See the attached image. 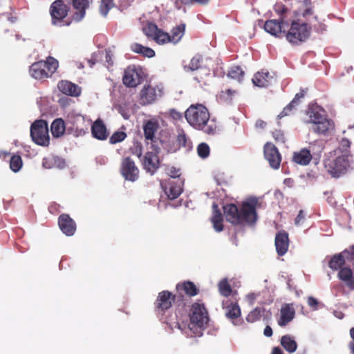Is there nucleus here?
Here are the masks:
<instances>
[{
	"label": "nucleus",
	"instance_id": "1",
	"mask_svg": "<svg viewBox=\"0 0 354 354\" xmlns=\"http://www.w3.org/2000/svg\"><path fill=\"white\" fill-rule=\"evenodd\" d=\"M258 204L257 198H251L242 203L240 209L233 204H226L223 206V212L227 222L233 225H252L256 223L257 213L256 211Z\"/></svg>",
	"mask_w": 354,
	"mask_h": 354
},
{
	"label": "nucleus",
	"instance_id": "2",
	"mask_svg": "<svg viewBox=\"0 0 354 354\" xmlns=\"http://www.w3.org/2000/svg\"><path fill=\"white\" fill-rule=\"evenodd\" d=\"M187 122L194 129L208 135L216 133L218 126L214 120H210L207 109L202 104L191 105L185 112Z\"/></svg>",
	"mask_w": 354,
	"mask_h": 354
},
{
	"label": "nucleus",
	"instance_id": "3",
	"mask_svg": "<svg viewBox=\"0 0 354 354\" xmlns=\"http://www.w3.org/2000/svg\"><path fill=\"white\" fill-rule=\"evenodd\" d=\"M327 172L334 178H339L346 173L349 167L348 157L345 155L336 156V151L329 153L324 162Z\"/></svg>",
	"mask_w": 354,
	"mask_h": 354
},
{
	"label": "nucleus",
	"instance_id": "4",
	"mask_svg": "<svg viewBox=\"0 0 354 354\" xmlns=\"http://www.w3.org/2000/svg\"><path fill=\"white\" fill-rule=\"evenodd\" d=\"M310 30L307 24L293 21L285 37L290 43L299 44L309 37Z\"/></svg>",
	"mask_w": 354,
	"mask_h": 354
},
{
	"label": "nucleus",
	"instance_id": "5",
	"mask_svg": "<svg viewBox=\"0 0 354 354\" xmlns=\"http://www.w3.org/2000/svg\"><path fill=\"white\" fill-rule=\"evenodd\" d=\"M32 140L41 146H48L50 143L48 124L45 120H35L30 127Z\"/></svg>",
	"mask_w": 354,
	"mask_h": 354
},
{
	"label": "nucleus",
	"instance_id": "6",
	"mask_svg": "<svg viewBox=\"0 0 354 354\" xmlns=\"http://www.w3.org/2000/svg\"><path fill=\"white\" fill-rule=\"evenodd\" d=\"M189 317L191 323L200 328H204L209 322L208 312L204 304L200 301L192 305Z\"/></svg>",
	"mask_w": 354,
	"mask_h": 354
},
{
	"label": "nucleus",
	"instance_id": "7",
	"mask_svg": "<svg viewBox=\"0 0 354 354\" xmlns=\"http://www.w3.org/2000/svg\"><path fill=\"white\" fill-rule=\"evenodd\" d=\"M176 297H180L182 300L183 296L173 295L168 290H162L158 293L157 299L154 303L155 311L157 314L163 315L165 311L171 307Z\"/></svg>",
	"mask_w": 354,
	"mask_h": 354
},
{
	"label": "nucleus",
	"instance_id": "8",
	"mask_svg": "<svg viewBox=\"0 0 354 354\" xmlns=\"http://www.w3.org/2000/svg\"><path fill=\"white\" fill-rule=\"evenodd\" d=\"M147 77L142 68H127L124 72L123 84L129 88L140 84Z\"/></svg>",
	"mask_w": 354,
	"mask_h": 354
},
{
	"label": "nucleus",
	"instance_id": "9",
	"mask_svg": "<svg viewBox=\"0 0 354 354\" xmlns=\"http://www.w3.org/2000/svg\"><path fill=\"white\" fill-rule=\"evenodd\" d=\"M120 171L122 176L128 181L136 182L140 176L139 168L136 166L134 160L130 157L122 159Z\"/></svg>",
	"mask_w": 354,
	"mask_h": 354
},
{
	"label": "nucleus",
	"instance_id": "10",
	"mask_svg": "<svg viewBox=\"0 0 354 354\" xmlns=\"http://www.w3.org/2000/svg\"><path fill=\"white\" fill-rule=\"evenodd\" d=\"M183 184V180L180 178H169L165 183L160 182L161 187L170 200L176 199L181 194Z\"/></svg>",
	"mask_w": 354,
	"mask_h": 354
},
{
	"label": "nucleus",
	"instance_id": "11",
	"mask_svg": "<svg viewBox=\"0 0 354 354\" xmlns=\"http://www.w3.org/2000/svg\"><path fill=\"white\" fill-rule=\"evenodd\" d=\"M287 28H288V24L283 19H281L280 21L277 19L268 20L264 24L265 30L277 37L285 36Z\"/></svg>",
	"mask_w": 354,
	"mask_h": 354
},
{
	"label": "nucleus",
	"instance_id": "12",
	"mask_svg": "<svg viewBox=\"0 0 354 354\" xmlns=\"http://www.w3.org/2000/svg\"><path fill=\"white\" fill-rule=\"evenodd\" d=\"M222 306L225 309L226 317L230 319L234 325H240L243 322L240 320L241 308L236 302L225 300L223 301Z\"/></svg>",
	"mask_w": 354,
	"mask_h": 354
},
{
	"label": "nucleus",
	"instance_id": "13",
	"mask_svg": "<svg viewBox=\"0 0 354 354\" xmlns=\"http://www.w3.org/2000/svg\"><path fill=\"white\" fill-rule=\"evenodd\" d=\"M68 8L62 0H56L50 8V13L53 25H57L68 14Z\"/></svg>",
	"mask_w": 354,
	"mask_h": 354
},
{
	"label": "nucleus",
	"instance_id": "14",
	"mask_svg": "<svg viewBox=\"0 0 354 354\" xmlns=\"http://www.w3.org/2000/svg\"><path fill=\"white\" fill-rule=\"evenodd\" d=\"M162 94V87L159 86H151L150 85H145L140 91V100L143 104H149L153 103L157 97L161 96Z\"/></svg>",
	"mask_w": 354,
	"mask_h": 354
},
{
	"label": "nucleus",
	"instance_id": "15",
	"mask_svg": "<svg viewBox=\"0 0 354 354\" xmlns=\"http://www.w3.org/2000/svg\"><path fill=\"white\" fill-rule=\"evenodd\" d=\"M264 156L271 167L277 169L281 161V155L277 147L272 143H266L264 146Z\"/></svg>",
	"mask_w": 354,
	"mask_h": 354
},
{
	"label": "nucleus",
	"instance_id": "16",
	"mask_svg": "<svg viewBox=\"0 0 354 354\" xmlns=\"http://www.w3.org/2000/svg\"><path fill=\"white\" fill-rule=\"evenodd\" d=\"M61 231L66 236H73L76 231V223L67 214H62L58 218Z\"/></svg>",
	"mask_w": 354,
	"mask_h": 354
},
{
	"label": "nucleus",
	"instance_id": "17",
	"mask_svg": "<svg viewBox=\"0 0 354 354\" xmlns=\"http://www.w3.org/2000/svg\"><path fill=\"white\" fill-rule=\"evenodd\" d=\"M274 245L279 256H283L289 248V236L284 230L279 231L275 236Z\"/></svg>",
	"mask_w": 354,
	"mask_h": 354
},
{
	"label": "nucleus",
	"instance_id": "18",
	"mask_svg": "<svg viewBox=\"0 0 354 354\" xmlns=\"http://www.w3.org/2000/svg\"><path fill=\"white\" fill-rule=\"evenodd\" d=\"M295 316V310L292 304H285L280 310V317L277 321L281 327L286 326Z\"/></svg>",
	"mask_w": 354,
	"mask_h": 354
},
{
	"label": "nucleus",
	"instance_id": "19",
	"mask_svg": "<svg viewBox=\"0 0 354 354\" xmlns=\"http://www.w3.org/2000/svg\"><path fill=\"white\" fill-rule=\"evenodd\" d=\"M273 79V74H271L266 68H263L254 74L252 82L257 86L266 87L271 84Z\"/></svg>",
	"mask_w": 354,
	"mask_h": 354
},
{
	"label": "nucleus",
	"instance_id": "20",
	"mask_svg": "<svg viewBox=\"0 0 354 354\" xmlns=\"http://www.w3.org/2000/svg\"><path fill=\"white\" fill-rule=\"evenodd\" d=\"M144 169L151 174H153L160 166V161L156 153L148 151L143 158Z\"/></svg>",
	"mask_w": 354,
	"mask_h": 354
},
{
	"label": "nucleus",
	"instance_id": "21",
	"mask_svg": "<svg viewBox=\"0 0 354 354\" xmlns=\"http://www.w3.org/2000/svg\"><path fill=\"white\" fill-rule=\"evenodd\" d=\"M57 88L62 93L77 97L81 94V88L77 85L67 80H61L57 84Z\"/></svg>",
	"mask_w": 354,
	"mask_h": 354
},
{
	"label": "nucleus",
	"instance_id": "22",
	"mask_svg": "<svg viewBox=\"0 0 354 354\" xmlns=\"http://www.w3.org/2000/svg\"><path fill=\"white\" fill-rule=\"evenodd\" d=\"M91 133L95 138L100 140H105L109 136L106 127L100 118L97 119L92 124Z\"/></svg>",
	"mask_w": 354,
	"mask_h": 354
},
{
	"label": "nucleus",
	"instance_id": "23",
	"mask_svg": "<svg viewBox=\"0 0 354 354\" xmlns=\"http://www.w3.org/2000/svg\"><path fill=\"white\" fill-rule=\"evenodd\" d=\"M306 114L308 116V119L305 120L306 123H313L319 121L325 115L322 113V109L317 104H311L308 106L306 111Z\"/></svg>",
	"mask_w": 354,
	"mask_h": 354
},
{
	"label": "nucleus",
	"instance_id": "24",
	"mask_svg": "<svg viewBox=\"0 0 354 354\" xmlns=\"http://www.w3.org/2000/svg\"><path fill=\"white\" fill-rule=\"evenodd\" d=\"M142 128L145 140L153 142L159 128L158 122L154 119L149 120L144 123Z\"/></svg>",
	"mask_w": 354,
	"mask_h": 354
},
{
	"label": "nucleus",
	"instance_id": "25",
	"mask_svg": "<svg viewBox=\"0 0 354 354\" xmlns=\"http://www.w3.org/2000/svg\"><path fill=\"white\" fill-rule=\"evenodd\" d=\"M305 96V91L301 90L297 93L293 100L283 109V111L279 114L278 117L282 118L285 116L289 115L294 109L300 104L301 99Z\"/></svg>",
	"mask_w": 354,
	"mask_h": 354
},
{
	"label": "nucleus",
	"instance_id": "26",
	"mask_svg": "<svg viewBox=\"0 0 354 354\" xmlns=\"http://www.w3.org/2000/svg\"><path fill=\"white\" fill-rule=\"evenodd\" d=\"M212 216L211 222L213 225L214 230L217 232H221L223 230V215L218 208V205L214 203L212 205Z\"/></svg>",
	"mask_w": 354,
	"mask_h": 354
},
{
	"label": "nucleus",
	"instance_id": "27",
	"mask_svg": "<svg viewBox=\"0 0 354 354\" xmlns=\"http://www.w3.org/2000/svg\"><path fill=\"white\" fill-rule=\"evenodd\" d=\"M310 151L306 149H301L300 151L294 152L292 161L300 165H308L312 160Z\"/></svg>",
	"mask_w": 354,
	"mask_h": 354
},
{
	"label": "nucleus",
	"instance_id": "28",
	"mask_svg": "<svg viewBox=\"0 0 354 354\" xmlns=\"http://www.w3.org/2000/svg\"><path fill=\"white\" fill-rule=\"evenodd\" d=\"M348 254L349 252L348 250H344L341 253L333 255L328 262V267L333 270L341 269L345 264V259H348L346 254Z\"/></svg>",
	"mask_w": 354,
	"mask_h": 354
},
{
	"label": "nucleus",
	"instance_id": "29",
	"mask_svg": "<svg viewBox=\"0 0 354 354\" xmlns=\"http://www.w3.org/2000/svg\"><path fill=\"white\" fill-rule=\"evenodd\" d=\"M73 6L76 10L74 14V19L82 20L85 15V10L88 7V0H73Z\"/></svg>",
	"mask_w": 354,
	"mask_h": 354
},
{
	"label": "nucleus",
	"instance_id": "30",
	"mask_svg": "<svg viewBox=\"0 0 354 354\" xmlns=\"http://www.w3.org/2000/svg\"><path fill=\"white\" fill-rule=\"evenodd\" d=\"M176 290L178 292L183 290L185 293L189 297H194L198 295L199 292V290L197 288L196 285L189 281L178 283L176 285Z\"/></svg>",
	"mask_w": 354,
	"mask_h": 354
},
{
	"label": "nucleus",
	"instance_id": "31",
	"mask_svg": "<svg viewBox=\"0 0 354 354\" xmlns=\"http://www.w3.org/2000/svg\"><path fill=\"white\" fill-rule=\"evenodd\" d=\"M72 120L73 128L77 133L82 134L86 132L88 123L86 122L83 116L77 115L74 116Z\"/></svg>",
	"mask_w": 354,
	"mask_h": 354
},
{
	"label": "nucleus",
	"instance_id": "32",
	"mask_svg": "<svg viewBox=\"0 0 354 354\" xmlns=\"http://www.w3.org/2000/svg\"><path fill=\"white\" fill-rule=\"evenodd\" d=\"M313 124V130L318 134H325L332 127L330 120L326 117L315 122Z\"/></svg>",
	"mask_w": 354,
	"mask_h": 354
},
{
	"label": "nucleus",
	"instance_id": "33",
	"mask_svg": "<svg viewBox=\"0 0 354 354\" xmlns=\"http://www.w3.org/2000/svg\"><path fill=\"white\" fill-rule=\"evenodd\" d=\"M51 68H46L47 71L45 68H30L29 73L30 75L36 80H41L44 78L48 77L49 73L52 75L55 72L57 68H53V71H50Z\"/></svg>",
	"mask_w": 354,
	"mask_h": 354
},
{
	"label": "nucleus",
	"instance_id": "34",
	"mask_svg": "<svg viewBox=\"0 0 354 354\" xmlns=\"http://www.w3.org/2000/svg\"><path fill=\"white\" fill-rule=\"evenodd\" d=\"M52 135L55 138L62 136L66 130L64 121L62 118L55 119L50 127Z\"/></svg>",
	"mask_w": 354,
	"mask_h": 354
},
{
	"label": "nucleus",
	"instance_id": "35",
	"mask_svg": "<svg viewBox=\"0 0 354 354\" xmlns=\"http://www.w3.org/2000/svg\"><path fill=\"white\" fill-rule=\"evenodd\" d=\"M280 342L283 348L289 353H294L297 350V344L290 335L282 336Z\"/></svg>",
	"mask_w": 354,
	"mask_h": 354
},
{
	"label": "nucleus",
	"instance_id": "36",
	"mask_svg": "<svg viewBox=\"0 0 354 354\" xmlns=\"http://www.w3.org/2000/svg\"><path fill=\"white\" fill-rule=\"evenodd\" d=\"M176 142L180 147H185L187 150H189L192 148V143L191 140L188 138L183 129L178 131V134L176 138Z\"/></svg>",
	"mask_w": 354,
	"mask_h": 354
},
{
	"label": "nucleus",
	"instance_id": "37",
	"mask_svg": "<svg viewBox=\"0 0 354 354\" xmlns=\"http://www.w3.org/2000/svg\"><path fill=\"white\" fill-rule=\"evenodd\" d=\"M131 48L133 52L142 54L147 57H152L155 55L153 50L151 48L143 46L137 43L133 44L131 46Z\"/></svg>",
	"mask_w": 354,
	"mask_h": 354
},
{
	"label": "nucleus",
	"instance_id": "38",
	"mask_svg": "<svg viewBox=\"0 0 354 354\" xmlns=\"http://www.w3.org/2000/svg\"><path fill=\"white\" fill-rule=\"evenodd\" d=\"M353 270L350 268L344 267L339 270L338 272V277L348 286V283L351 282L353 279Z\"/></svg>",
	"mask_w": 354,
	"mask_h": 354
},
{
	"label": "nucleus",
	"instance_id": "39",
	"mask_svg": "<svg viewBox=\"0 0 354 354\" xmlns=\"http://www.w3.org/2000/svg\"><path fill=\"white\" fill-rule=\"evenodd\" d=\"M185 33V25L182 24L174 28L171 30V35H170L171 42L173 44L178 43Z\"/></svg>",
	"mask_w": 354,
	"mask_h": 354
},
{
	"label": "nucleus",
	"instance_id": "40",
	"mask_svg": "<svg viewBox=\"0 0 354 354\" xmlns=\"http://www.w3.org/2000/svg\"><path fill=\"white\" fill-rule=\"evenodd\" d=\"M218 286L220 294L223 297H228L232 292V287L225 279L221 280Z\"/></svg>",
	"mask_w": 354,
	"mask_h": 354
},
{
	"label": "nucleus",
	"instance_id": "41",
	"mask_svg": "<svg viewBox=\"0 0 354 354\" xmlns=\"http://www.w3.org/2000/svg\"><path fill=\"white\" fill-rule=\"evenodd\" d=\"M265 311L264 308L257 307L249 313L246 317V321L249 323H254L260 319L261 313Z\"/></svg>",
	"mask_w": 354,
	"mask_h": 354
},
{
	"label": "nucleus",
	"instance_id": "42",
	"mask_svg": "<svg viewBox=\"0 0 354 354\" xmlns=\"http://www.w3.org/2000/svg\"><path fill=\"white\" fill-rule=\"evenodd\" d=\"M23 165L21 157L19 155H13L10 161V168L14 172H18Z\"/></svg>",
	"mask_w": 354,
	"mask_h": 354
},
{
	"label": "nucleus",
	"instance_id": "43",
	"mask_svg": "<svg viewBox=\"0 0 354 354\" xmlns=\"http://www.w3.org/2000/svg\"><path fill=\"white\" fill-rule=\"evenodd\" d=\"M159 28L158 26L153 23H148L145 26L143 27L142 30L145 35L149 37L154 39L156 33L158 32Z\"/></svg>",
	"mask_w": 354,
	"mask_h": 354
},
{
	"label": "nucleus",
	"instance_id": "44",
	"mask_svg": "<svg viewBox=\"0 0 354 354\" xmlns=\"http://www.w3.org/2000/svg\"><path fill=\"white\" fill-rule=\"evenodd\" d=\"M59 162H60V158L55 156H49L43 158L42 160V166L46 169H52L55 167Z\"/></svg>",
	"mask_w": 354,
	"mask_h": 354
},
{
	"label": "nucleus",
	"instance_id": "45",
	"mask_svg": "<svg viewBox=\"0 0 354 354\" xmlns=\"http://www.w3.org/2000/svg\"><path fill=\"white\" fill-rule=\"evenodd\" d=\"M153 40L158 44H165L171 42L170 35L160 29L158 30Z\"/></svg>",
	"mask_w": 354,
	"mask_h": 354
},
{
	"label": "nucleus",
	"instance_id": "46",
	"mask_svg": "<svg viewBox=\"0 0 354 354\" xmlns=\"http://www.w3.org/2000/svg\"><path fill=\"white\" fill-rule=\"evenodd\" d=\"M227 75L229 78L240 82L243 77L244 72L241 70V68H231L227 71Z\"/></svg>",
	"mask_w": 354,
	"mask_h": 354
},
{
	"label": "nucleus",
	"instance_id": "47",
	"mask_svg": "<svg viewBox=\"0 0 354 354\" xmlns=\"http://www.w3.org/2000/svg\"><path fill=\"white\" fill-rule=\"evenodd\" d=\"M127 137V135L124 131H117L109 138V143L111 145H115L124 140Z\"/></svg>",
	"mask_w": 354,
	"mask_h": 354
},
{
	"label": "nucleus",
	"instance_id": "48",
	"mask_svg": "<svg viewBox=\"0 0 354 354\" xmlns=\"http://www.w3.org/2000/svg\"><path fill=\"white\" fill-rule=\"evenodd\" d=\"M236 93V91L235 90L226 89L225 91H223L221 92V93L219 94V99L222 102L230 103Z\"/></svg>",
	"mask_w": 354,
	"mask_h": 354
},
{
	"label": "nucleus",
	"instance_id": "49",
	"mask_svg": "<svg viewBox=\"0 0 354 354\" xmlns=\"http://www.w3.org/2000/svg\"><path fill=\"white\" fill-rule=\"evenodd\" d=\"M210 152L209 145L205 142L200 143L197 147V153L201 158H206Z\"/></svg>",
	"mask_w": 354,
	"mask_h": 354
},
{
	"label": "nucleus",
	"instance_id": "50",
	"mask_svg": "<svg viewBox=\"0 0 354 354\" xmlns=\"http://www.w3.org/2000/svg\"><path fill=\"white\" fill-rule=\"evenodd\" d=\"M113 7V0H101L100 12L102 15L106 16L111 8Z\"/></svg>",
	"mask_w": 354,
	"mask_h": 354
},
{
	"label": "nucleus",
	"instance_id": "51",
	"mask_svg": "<svg viewBox=\"0 0 354 354\" xmlns=\"http://www.w3.org/2000/svg\"><path fill=\"white\" fill-rule=\"evenodd\" d=\"M37 64H41L43 66H57L58 61L52 57H48L46 59V60L40 61V62H37ZM35 64H37V63H34L32 65V66H35Z\"/></svg>",
	"mask_w": 354,
	"mask_h": 354
},
{
	"label": "nucleus",
	"instance_id": "52",
	"mask_svg": "<svg viewBox=\"0 0 354 354\" xmlns=\"http://www.w3.org/2000/svg\"><path fill=\"white\" fill-rule=\"evenodd\" d=\"M272 137L277 142L285 143V136L281 130H274L272 132Z\"/></svg>",
	"mask_w": 354,
	"mask_h": 354
},
{
	"label": "nucleus",
	"instance_id": "53",
	"mask_svg": "<svg viewBox=\"0 0 354 354\" xmlns=\"http://www.w3.org/2000/svg\"><path fill=\"white\" fill-rule=\"evenodd\" d=\"M169 116L174 120L178 121L183 118V114L174 109H171L169 111Z\"/></svg>",
	"mask_w": 354,
	"mask_h": 354
},
{
	"label": "nucleus",
	"instance_id": "54",
	"mask_svg": "<svg viewBox=\"0 0 354 354\" xmlns=\"http://www.w3.org/2000/svg\"><path fill=\"white\" fill-rule=\"evenodd\" d=\"M133 153L138 156V158H140L142 154V146L140 142H136L134 144L133 148Z\"/></svg>",
	"mask_w": 354,
	"mask_h": 354
},
{
	"label": "nucleus",
	"instance_id": "55",
	"mask_svg": "<svg viewBox=\"0 0 354 354\" xmlns=\"http://www.w3.org/2000/svg\"><path fill=\"white\" fill-rule=\"evenodd\" d=\"M305 219V214L303 210H300L299 212L298 215L297 216L295 220V224L296 225H299L303 223Z\"/></svg>",
	"mask_w": 354,
	"mask_h": 354
},
{
	"label": "nucleus",
	"instance_id": "56",
	"mask_svg": "<svg viewBox=\"0 0 354 354\" xmlns=\"http://www.w3.org/2000/svg\"><path fill=\"white\" fill-rule=\"evenodd\" d=\"M203 58L201 55H195L191 60L190 66H197L202 62Z\"/></svg>",
	"mask_w": 354,
	"mask_h": 354
},
{
	"label": "nucleus",
	"instance_id": "57",
	"mask_svg": "<svg viewBox=\"0 0 354 354\" xmlns=\"http://www.w3.org/2000/svg\"><path fill=\"white\" fill-rule=\"evenodd\" d=\"M308 304L314 309H317L318 301L313 297H309L308 298Z\"/></svg>",
	"mask_w": 354,
	"mask_h": 354
},
{
	"label": "nucleus",
	"instance_id": "58",
	"mask_svg": "<svg viewBox=\"0 0 354 354\" xmlns=\"http://www.w3.org/2000/svg\"><path fill=\"white\" fill-rule=\"evenodd\" d=\"M169 178H180V171L178 169H176L174 167H172L169 172Z\"/></svg>",
	"mask_w": 354,
	"mask_h": 354
},
{
	"label": "nucleus",
	"instance_id": "59",
	"mask_svg": "<svg viewBox=\"0 0 354 354\" xmlns=\"http://www.w3.org/2000/svg\"><path fill=\"white\" fill-rule=\"evenodd\" d=\"M209 0H187L185 1V4L199 3L201 5H205Z\"/></svg>",
	"mask_w": 354,
	"mask_h": 354
},
{
	"label": "nucleus",
	"instance_id": "60",
	"mask_svg": "<svg viewBox=\"0 0 354 354\" xmlns=\"http://www.w3.org/2000/svg\"><path fill=\"white\" fill-rule=\"evenodd\" d=\"M272 329L270 326H266L263 330V335L266 337H271L272 335Z\"/></svg>",
	"mask_w": 354,
	"mask_h": 354
},
{
	"label": "nucleus",
	"instance_id": "61",
	"mask_svg": "<svg viewBox=\"0 0 354 354\" xmlns=\"http://www.w3.org/2000/svg\"><path fill=\"white\" fill-rule=\"evenodd\" d=\"M106 62L108 65H113V62L112 60V54L110 51L106 50Z\"/></svg>",
	"mask_w": 354,
	"mask_h": 354
},
{
	"label": "nucleus",
	"instance_id": "62",
	"mask_svg": "<svg viewBox=\"0 0 354 354\" xmlns=\"http://www.w3.org/2000/svg\"><path fill=\"white\" fill-rule=\"evenodd\" d=\"M266 124H267L266 122L263 121V120H259L256 122V127L261 128V129L265 128Z\"/></svg>",
	"mask_w": 354,
	"mask_h": 354
},
{
	"label": "nucleus",
	"instance_id": "63",
	"mask_svg": "<svg viewBox=\"0 0 354 354\" xmlns=\"http://www.w3.org/2000/svg\"><path fill=\"white\" fill-rule=\"evenodd\" d=\"M271 354H283V353L279 347H274Z\"/></svg>",
	"mask_w": 354,
	"mask_h": 354
},
{
	"label": "nucleus",
	"instance_id": "64",
	"mask_svg": "<svg viewBox=\"0 0 354 354\" xmlns=\"http://www.w3.org/2000/svg\"><path fill=\"white\" fill-rule=\"evenodd\" d=\"M349 254H346L348 258L350 257L351 259H354V245L351 248V251H348Z\"/></svg>",
	"mask_w": 354,
	"mask_h": 354
}]
</instances>
